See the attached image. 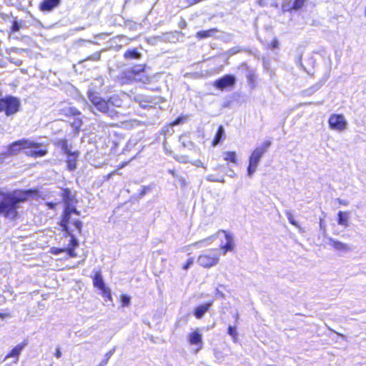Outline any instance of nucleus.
Masks as SVG:
<instances>
[{
    "label": "nucleus",
    "instance_id": "obj_1",
    "mask_svg": "<svg viewBox=\"0 0 366 366\" xmlns=\"http://www.w3.org/2000/svg\"><path fill=\"white\" fill-rule=\"evenodd\" d=\"M32 190L5 192L0 191V214L6 218L15 219L18 214L19 204L27 200Z\"/></svg>",
    "mask_w": 366,
    "mask_h": 366
},
{
    "label": "nucleus",
    "instance_id": "obj_2",
    "mask_svg": "<svg viewBox=\"0 0 366 366\" xmlns=\"http://www.w3.org/2000/svg\"><path fill=\"white\" fill-rule=\"evenodd\" d=\"M87 97L91 104L97 111L113 119L117 116L118 112L109 107L108 100H105L101 97L99 94L94 92L92 88L89 89Z\"/></svg>",
    "mask_w": 366,
    "mask_h": 366
},
{
    "label": "nucleus",
    "instance_id": "obj_3",
    "mask_svg": "<svg viewBox=\"0 0 366 366\" xmlns=\"http://www.w3.org/2000/svg\"><path fill=\"white\" fill-rule=\"evenodd\" d=\"M271 146V142L267 140L262 143L261 146L257 147L252 153L249 159V166L247 167V175L252 176L256 171L259 161L264 153H266Z\"/></svg>",
    "mask_w": 366,
    "mask_h": 366
},
{
    "label": "nucleus",
    "instance_id": "obj_4",
    "mask_svg": "<svg viewBox=\"0 0 366 366\" xmlns=\"http://www.w3.org/2000/svg\"><path fill=\"white\" fill-rule=\"evenodd\" d=\"M220 254L217 249H211L201 254L197 260V264L204 268H210L219 263Z\"/></svg>",
    "mask_w": 366,
    "mask_h": 366
},
{
    "label": "nucleus",
    "instance_id": "obj_5",
    "mask_svg": "<svg viewBox=\"0 0 366 366\" xmlns=\"http://www.w3.org/2000/svg\"><path fill=\"white\" fill-rule=\"evenodd\" d=\"M21 103L18 98L8 96L5 98H0V112H5L6 116L16 114L20 107Z\"/></svg>",
    "mask_w": 366,
    "mask_h": 366
},
{
    "label": "nucleus",
    "instance_id": "obj_6",
    "mask_svg": "<svg viewBox=\"0 0 366 366\" xmlns=\"http://www.w3.org/2000/svg\"><path fill=\"white\" fill-rule=\"evenodd\" d=\"M40 144L32 142L29 139H21L13 142L9 147L7 154L8 155H16L21 150L29 148H39Z\"/></svg>",
    "mask_w": 366,
    "mask_h": 366
},
{
    "label": "nucleus",
    "instance_id": "obj_7",
    "mask_svg": "<svg viewBox=\"0 0 366 366\" xmlns=\"http://www.w3.org/2000/svg\"><path fill=\"white\" fill-rule=\"evenodd\" d=\"M330 129L337 131H344L347 126V120L342 114H332L328 120Z\"/></svg>",
    "mask_w": 366,
    "mask_h": 366
},
{
    "label": "nucleus",
    "instance_id": "obj_8",
    "mask_svg": "<svg viewBox=\"0 0 366 366\" xmlns=\"http://www.w3.org/2000/svg\"><path fill=\"white\" fill-rule=\"evenodd\" d=\"M145 64H139L134 66L135 71L134 72V82H141L143 84H149L152 81V77L145 72Z\"/></svg>",
    "mask_w": 366,
    "mask_h": 366
},
{
    "label": "nucleus",
    "instance_id": "obj_9",
    "mask_svg": "<svg viewBox=\"0 0 366 366\" xmlns=\"http://www.w3.org/2000/svg\"><path fill=\"white\" fill-rule=\"evenodd\" d=\"M236 84V77L232 74H226L224 76L217 79L214 86L220 90L226 89L228 87H232Z\"/></svg>",
    "mask_w": 366,
    "mask_h": 366
},
{
    "label": "nucleus",
    "instance_id": "obj_10",
    "mask_svg": "<svg viewBox=\"0 0 366 366\" xmlns=\"http://www.w3.org/2000/svg\"><path fill=\"white\" fill-rule=\"evenodd\" d=\"M134 71L135 69H134V66L125 69L115 78V81L122 86L133 83Z\"/></svg>",
    "mask_w": 366,
    "mask_h": 366
},
{
    "label": "nucleus",
    "instance_id": "obj_11",
    "mask_svg": "<svg viewBox=\"0 0 366 366\" xmlns=\"http://www.w3.org/2000/svg\"><path fill=\"white\" fill-rule=\"evenodd\" d=\"M93 284L95 287L98 288L102 292L104 295L108 297H111L110 290L108 287H106L101 272H96L93 278Z\"/></svg>",
    "mask_w": 366,
    "mask_h": 366
},
{
    "label": "nucleus",
    "instance_id": "obj_12",
    "mask_svg": "<svg viewBox=\"0 0 366 366\" xmlns=\"http://www.w3.org/2000/svg\"><path fill=\"white\" fill-rule=\"evenodd\" d=\"M75 214L76 215H79L80 213L77 209L74 207V205L71 206V208L69 211H66V208H64L63 219L61 222V226L63 227V230L66 231L70 234V229L68 227V224L70 222V218L71 214Z\"/></svg>",
    "mask_w": 366,
    "mask_h": 366
},
{
    "label": "nucleus",
    "instance_id": "obj_13",
    "mask_svg": "<svg viewBox=\"0 0 366 366\" xmlns=\"http://www.w3.org/2000/svg\"><path fill=\"white\" fill-rule=\"evenodd\" d=\"M61 197L65 204L64 208H66V211H69L71 208V206L76 203V200L74 199L75 194L73 193L69 189H64L61 192Z\"/></svg>",
    "mask_w": 366,
    "mask_h": 366
},
{
    "label": "nucleus",
    "instance_id": "obj_14",
    "mask_svg": "<svg viewBox=\"0 0 366 366\" xmlns=\"http://www.w3.org/2000/svg\"><path fill=\"white\" fill-rule=\"evenodd\" d=\"M328 241V244L331 245L333 247V249L337 252H348L351 250L350 246L346 243L342 242L332 237H329Z\"/></svg>",
    "mask_w": 366,
    "mask_h": 366
},
{
    "label": "nucleus",
    "instance_id": "obj_15",
    "mask_svg": "<svg viewBox=\"0 0 366 366\" xmlns=\"http://www.w3.org/2000/svg\"><path fill=\"white\" fill-rule=\"evenodd\" d=\"M61 3V0H43L39 5V9L42 11H51L57 7Z\"/></svg>",
    "mask_w": 366,
    "mask_h": 366
},
{
    "label": "nucleus",
    "instance_id": "obj_16",
    "mask_svg": "<svg viewBox=\"0 0 366 366\" xmlns=\"http://www.w3.org/2000/svg\"><path fill=\"white\" fill-rule=\"evenodd\" d=\"M225 236L226 244L221 246V249L223 250V254H225L227 252H231L234 249V243L232 236L224 230L222 231Z\"/></svg>",
    "mask_w": 366,
    "mask_h": 366
},
{
    "label": "nucleus",
    "instance_id": "obj_17",
    "mask_svg": "<svg viewBox=\"0 0 366 366\" xmlns=\"http://www.w3.org/2000/svg\"><path fill=\"white\" fill-rule=\"evenodd\" d=\"M26 345V342H22L21 344H19L15 346L11 352L5 357L4 360H6L10 357H15L16 360L14 363H17L19 360V356L21 354L24 347Z\"/></svg>",
    "mask_w": 366,
    "mask_h": 366
},
{
    "label": "nucleus",
    "instance_id": "obj_18",
    "mask_svg": "<svg viewBox=\"0 0 366 366\" xmlns=\"http://www.w3.org/2000/svg\"><path fill=\"white\" fill-rule=\"evenodd\" d=\"M188 341L192 345L199 346V349L202 347V335L197 330L191 332L188 335Z\"/></svg>",
    "mask_w": 366,
    "mask_h": 366
},
{
    "label": "nucleus",
    "instance_id": "obj_19",
    "mask_svg": "<svg viewBox=\"0 0 366 366\" xmlns=\"http://www.w3.org/2000/svg\"><path fill=\"white\" fill-rule=\"evenodd\" d=\"M142 57V54L138 51L137 48L129 49L124 54V58L125 59H139Z\"/></svg>",
    "mask_w": 366,
    "mask_h": 366
},
{
    "label": "nucleus",
    "instance_id": "obj_20",
    "mask_svg": "<svg viewBox=\"0 0 366 366\" xmlns=\"http://www.w3.org/2000/svg\"><path fill=\"white\" fill-rule=\"evenodd\" d=\"M211 305H212V303L209 302V303H206L204 305H201L198 306L197 307H196V309L194 310V316L197 319L202 318L204 316V315L208 311Z\"/></svg>",
    "mask_w": 366,
    "mask_h": 366
},
{
    "label": "nucleus",
    "instance_id": "obj_21",
    "mask_svg": "<svg viewBox=\"0 0 366 366\" xmlns=\"http://www.w3.org/2000/svg\"><path fill=\"white\" fill-rule=\"evenodd\" d=\"M325 81H319L318 83L315 84V85L310 86V88L303 90L302 92V94L304 97H309L315 93L317 91H318L324 84Z\"/></svg>",
    "mask_w": 366,
    "mask_h": 366
},
{
    "label": "nucleus",
    "instance_id": "obj_22",
    "mask_svg": "<svg viewBox=\"0 0 366 366\" xmlns=\"http://www.w3.org/2000/svg\"><path fill=\"white\" fill-rule=\"evenodd\" d=\"M107 100L109 107L111 106L114 107H121L122 106L123 101L122 98L117 94L112 95Z\"/></svg>",
    "mask_w": 366,
    "mask_h": 366
},
{
    "label": "nucleus",
    "instance_id": "obj_23",
    "mask_svg": "<svg viewBox=\"0 0 366 366\" xmlns=\"http://www.w3.org/2000/svg\"><path fill=\"white\" fill-rule=\"evenodd\" d=\"M348 212L340 211L337 214V223L338 224L344 227H348Z\"/></svg>",
    "mask_w": 366,
    "mask_h": 366
},
{
    "label": "nucleus",
    "instance_id": "obj_24",
    "mask_svg": "<svg viewBox=\"0 0 366 366\" xmlns=\"http://www.w3.org/2000/svg\"><path fill=\"white\" fill-rule=\"evenodd\" d=\"M34 149H31L25 152L26 155L32 157H44L47 154L46 149H37L38 148H34Z\"/></svg>",
    "mask_w": 366,
    "mask_h": 366
},
{
    "label": "nucleus",
    "instance_id": "obj_25",
    "mask_svg": "<svg viewBox=\"0 0 366 366\" xmlns=\"http://www.w3.org/2000/svg\"><path fill=\"white\" fill-rule=\"evenodd\" d=\"M218 30L217 29H211L206 31H200L197 33V37L199 39H204L210 37L217 34Z\"/></svg>",
    "mask_w": 366,
    "mask_h": 366
},
{
    "label": "nucleus",
    "instance_id": "obj_26",
    "mask_svg": "<svg viewBox=\"0 0 366 366\" xmlns=\"http://www.w3.org/2000/svg\"><path fill=\"white\" fill-rule=\"evenodd\" d=\"M247 83L252 88H254L256 86V81L257 79V76L255 72L252 70H249L247 74Z\"/></svg>",
    "mask_w": 366,
    "mask_h": 366
},
{
    "label": "nucleus",
    "instance_id": "obj_27",
    "mask_svg": "<svg viewBox=\"0 0 366 366\" xmlns=\"http://www.w3.org/2000/svg\"><path fill=\"white\" fill-rule=\"evenodd\" d=\"M224 135V127L221 125L219 127L214 139L212 142V145L214 147L217 146L222 140V137Z\"/></svg>",
    "mask_w": 366,
    "mask_h": 366
},
{
    "label": "nucleus",
    "instance_id": "obj_28",
    "mask_svg": "<svg viewBox=\"0 0 366 366\" xmlns=\"http://www.w3.org/2000/svg\"><path fill=\"white\" fill-rule=\"evenodd\" d=\"M223 157L224 160L232 163H236L237 162L236 153L234 152H225L223 153Z\"/></svg>",
    "mask_w": 366,
    "mask_h": 366
},
{
    "label": "nucleus",
    "instance_id": "obj_29",
    "mask_svg": "<svg viewBox=\"0 0 366 366\" xmlns=\"http://www.w3.org/2000/svg\"><path fill=\"white\" fill-rule=\"evenodd\" d=\"M59 145H60L61 149L64 151V152L66 153V154H68V156H74V152H72L70 150L66 140H61L59 142Z\"/></svg>",
    "mask_w": 366,
    "mask_h": 366
},
{
    "label": "nucleus",
    "instance_id": "obj_30",
    "mask_svg": "<svg viewBox=\"0 0 366 366\" xmlns=\"http://www.w3.org/2000/svg\"><path fill=\"white\" fill-rule=\"evenodd\" d=\"M75 153L74 156H69L68 159L66 160L68 169L70 171H73L76 169V162H75Z\"/></svg>",
    "mask_w": 366,
    "mask_h": 366
},
{
    "label": "nucleus",
    "instance_id": "obj_31",
    "mask_svg": "<svg viewBox=\"0 0 366 366\" xmlns=\"http://www.w3.org/2000/svg\"><path fill=\"white\" fill-rule=\"evenodd\" d=\"M71 224L75 229L78 231L79 233L81 231L82 222L78 219L70 218V222L68 224Z\"/></svg>",
    "mask_w": 366,
    "mask_h": 366
},
{
    "label": "nucleus",
    "instance_id": "obj_32",
    "mask_svg": "<svg viewBox=\"0 0 366 366\" xmlns=\"http://www.w3.org/2000/svg\"><path fill=\"white\" fill-rule=\"evenodd\" d=\"M114 350H115V349L114 348L113 350L108 352L105 355L104 359L97 366H106L107 364L108 363L109 360L111 358V357L114 354Z\"/></svg>",
    "mask_w": 366,
    "mask_h": 366
},
{
    "label": "nucleus",
    "instance_id": "obj_33",
    "mask_svg": "<svg viewBox=\"0 0 366 366\" xmlns=\"http://www.w3.org/2000/svg\"><path fill=\"white\" fill-rule=\"evenodd\" d=\"M286 215L290 224L295 226L296 227H300L298 222L294 219L291 212L287 211L286 212Z\"/></svg>",
    "mask_w": 366,
    "mask_h": 366
},
{
    "label": "nucleus",
    "instance_id": "obj_34",
    "mask_svg": "<svg viewBox=\"0 0 366 366\" xmlns=\"http://www.w3.org/2000/svg\"><path fill=\"white\" fill-rule=\"evenodd\" d=\"M307 0H295L294 1L292 9L297 10L301 9Z\"/></svg>",
    "mask_w": 366,
    "mask_h": 366
},
{
    "label": "nucleus",
    "instance_id": "obj_35",
    "mask_svg": "<svg viewBox=\"0 0 366 366\" xmlns=\"http://www.w3.org/2000/svg\"><path fill=\"white\" fill-rule=\"evenodd\" d=\"M176 161L182 163L186 164L187 162H189L188 157L185 155H176L174 157Z\"/></svg>",
    "mask_w": 366,
    "mask_h": 366
},
{
    "label": "nucleus",
    "instance_id": "obj_36",
    "mask_svg": "<svg viewBox=\"0 0 366 366\" xmlns=\"http://www.w3.org/2000/svg\"><path fill=\"white\" fill-rule=\"evenodd\" d=\"M215 238V235H213V236H211L208 238H206L203 240H201V241H199V242H195L193 245L194 246H199L200 244H202V243H206L207 244H209L211 243V242Z\"/></svg>",
    "mask_w": 366,
    "mask_h": 366
},
{
    "label": "nucleus",
    "instance_id": "obj_37",
    "mask_svg": "<svg viewBox=\"0 0 366 366\" xmlns=\"http://www.w3.org/2000/svg\"><path fill=\"white\" fill-rule=\"evenodd\" d=\"M101 59V52L98 51L96 53H94L91 56H88L86 60H91V61H99Z\"/></svg>",
    "mask_w": 366,
    "mask_h": 366
},
{
    "label": "nucleus",
    "instance_id": "obj_38",
    "mask_svg": "<svg viewBox=\"0 0 366 366\" xmlns=\"http://www.w3.org/2000/svg\"><path fill=\"white\" fill-rule=\"evenodd\" d=\"M21 28V24L19 21L15 20L13 21L11 28V32H16V31H19V29Z\"/></svg>",
    "mask_w": 366,
    "mask_h": 366
},
{
    "label": "nucleus",
    "instance_id": "obj_39",
    "mask_svg": "<svg viewBox=\"0 0 366 366\" xmlns=\"http://www.w3.org/2000/svg\"><path fill=\"white\" fill-rule=\"evenodd\" d=\"M228 334L232 336L233 338H235L237 335V331H236V327L234 326H229L228 327Z\"/></svg>",
    "mask_w": 366,
    "mask_h": 366
},
{
    "label": "nucleus",
    "instance_id": "obj_40",
    "mask_svg": "<svg viewBox=\"0 0 366 366\" xmlns=\"http://www.w3.org/2000/svg\"><path fill=\"white\" fill-rule=\"evenodd\" d=\"M241 51V49L239 47V46H234L233 48H231L230 49H229L227 53L229 55V56H232L234 54H237L238 52H239Z\"/></svg>",
    "mask_w": 366,
    "mask_h": 366
},
{
    "label": "nucleus",
    "instance_id": "obj_41",
    "mask_svg": "<svg viewBox=\"0 0 366 366\" xmlns=\"http://www.w3.org/2000/svg\"><path fill=\"white\" fill-rule=\"evenodd\" d=\"M70 235H71L70 244L72 247L71 248L75 249L79 245V241L77 240L76 238L74 237V236L73 234H70Z\"/></svg>",
    "mask_w": 366,
    "mask_h": 366
},
{
    "label": "nucleus",
    "instance_id": "obj_42",
    "mask_svg": "<svg viewBox=\"0 0 366 366\" xmlns=\"http://www.w3.org/2000/svg\"><path fill=\"white\" fill-rule=\"evenodd\" d=\"M82 124V122L79 119H76L74 122L72 123V127L76 129L79 130Z\"/></svg>",
    "mask_w": 366,
    "mask_h": 366
},
{
    "label": "nucleus",
    "instance_id": "obj_43",
    "mask_svg": "<svg viewBox=\"0 0 366 366\" xmlns=\"http://www.w3.org/2000/svg\"><path fill=\"white\" fill-rule=\"evenodd\" d=\"M121 300H122V305L124 306H127L130 303V297L127 295H122L121 297Z\"/></svg>",
    "mask_w": 366,
    "mask_h": 366
},
{
    "label": "nucleus",
    "instance_id": "obj_44",
    "mask_svg": "<svg viewBox=\"0 0 366 366\" xmlns=\"http://www.w3.org/2000/svg\"><path fill=\"white\" fill-rule=\"evenodd\" d=\"M194 259L192 257L189 258L186 264L182 267L183 269L187 270L189 269V267L193 264Z\"/></svg>",
    "mask_w": 366,
    "mask_h": 366
},
{
    "label": "nucleus",
    "instance_id": "obj_45",
    "mask_svg": "<svg viewBox=\"0 0 366 366\" xmlns=\"http://www.w3.org/2000/svg\"><path fill=\"white\" fill-rule=\"evenodd\" d=\"M66 251L69 256L70 257H74L76 256V254L74 251V248H67V249H64V252Z\"/></svg>",
    "mask_w": 366,
    "mask_h": 366
},
{
    "label": "nucleus",
    "instance_id": "obj_46",
    "mask_svg": "<svg viewBox=\"0 0 366 366\" xmlns=\"http://www.w3.org/2000/svg\"><path fill=\"white\" fill-rule=\"evenodd\" d=\"M177 179H178V182L180 184L181 187H184L186 186L187 182H186L185 178H184L182 176H179V177H177Z\"/></svg>",
    "mask_w": 366,
    "mask_h": 366
},
{
    "label": "nucleus",
    "instance_id": "obj_47",
    "mask_svg": "<svg viewBox=\"0 0 366 366\" xmlns=\"http://www.w3.org/2000/svg\"><path fill=\"white\" fill-rule=\"evenodd\" d=\"M151 188L149 187L143 186L142 189L139 194V197H142L145 195V194L147 192V191L150 190Z\"/></svg>",
    "mask_w": 366,
    "mask_h": 366
},
{
    "label": "nucleus",
    "instance_id": "obj_48",
    "mask_svg": "<svg viewBox=\"0 0 366 366\" xmlns=\"http://www.w3.org/2000/svg\"><path fill=\"white\" fill-rule=\"evenodd\" d=\"M297 64L304 70H305V68L302 62V53H300L299 56L297 59Z\"/></svg>",
    "mask_w": 366,
    "mask_h": 366
},
{
    "label": "nucleus",
    "instance_id": "obj_49",
    "mask_svg": "<svg viewBox=\"0 0 366 366\" xmlns=\"http://www.w3.org/2000/svg\"><path fill=\"white\" fill-rule=\"evenodd\" d=\"M206 180H207L208 182H216V181L217 180V178H215V177L213 175V174H209L207 175L206 177H205Z\"/></svg>",
    "mask_w": 366,
    "mask_h": 366
},
{
    "label": "nucleus",
    "instance_id": "obj_50",
    "mask_svg": "<svg viewBox=\"0 0 366 366\" xmlns=\"http://www.w3.org/2000/svg\"><path fill=\"white\" fill-rule=\"evenodd\" d=\"M64 252V249L52 248L51 252L54 254H59L61 252Z\"/></svg>",
    "mask_w": 366,
    "mask_h": 366
},
{
    "label": "nucleus",
    "instance_id": "obj_51",
    "mask_svg": "<svg viewBox=\"0 0 366 366\" xmlns=\"http://www.w3.org/2000/svg\"><path fill=\"white\" fill-rule=\"evenodd\" d=\"M192 164L196 167H204L202 161L199 159L192 162Z\"/></svg>",
    "mask_w": 366,
    "mask_h": 366
},
{
    "label": "nucleus",
    "instance_id": "obj_52",
    "mask_svg": "<svg viewBox=\"0 0 366 366\" xmlns=\"http://www.w3.org/2000/svg\"><path fill=\"white\" fill-rule=\"evenodd\" d=\"M337 201L340 204H342L345 206L348 205V201H347V200L342 199H337Z\"/></svg>",
    "mask_w": 366,
    "mask_h": 366
},
{
    "label": "nucleus",
    "instance_id": "obj_53",
    "mask_svg": "<svg viewBox=\"0 0 366 366\" xmlns=\"http://www.w3.org/2000/svg\"><path fill=\"white\" fill-rule=\"evenodd\" d=\"M143 97L141 95H137L134 97V101L137 102H139L142 104V99Z\"/></svg>",
    "mask_w": 366,
    "mask_h": 366
},
{
    "label": "nucleus",
    "instance_id": "obj_54",
    "mask_svg": "<svg viewBox=\"0 0 366 366\" xmlns=\"http://www.w3.org/2000/svg\"><path fill=\"white\" fill-rule=\"evenodd\" d=\"M55 356L56 358H60L61 357V352L60 349L57 348L55 352Z\"/></svg>",
    "mask_w": 366,
    "mask_h": 366
},
{
    "label": "nucleus",
    "instance_id": "obj_55",
    "mask_svg": "<svg viewBox=\"0 0 366 366\" xmlns=\"http://www.w3.org/2000/svg\"><path fill=\"white\" fill-rule=\"evenodd\" d=\"M168 172L169 174H171L173 177H176L177 179V177H179V175L173 169H169Z\"/></svg>",
    "mask_w": 366,
    "mask_h": 366
},
{
    "label": "nucleus",
    "instance_id": "obj_56",
    "mask_svg": "<svg viewBox=\"0 0 366 366\" xmlns=\"http://www.w3.org/2000/svg\"><path fill=\"white\" fill-rule=\"evenodd\" d=\"M228 175L230 177H234L236 174H235V172L232 169H229Z\"/></svg>",
    "mask_w": 366,
    "mask_h": 366
},
{
    "label": "nucleus",
    "instance_id": "obj_57",
    "mask_svg": "<svg viewBox=\"0 0 366 366\" xmlns=\"http://www.w3.org/2000/svg\"><path fill=\"white\" fill-rule=\"evenodd\" d=\"M71 111H72V114L74 115H79L80 114V112L76 109H71Z\"/></svg>",
    "mask_w": 366,
    "mask_h": 366
},
{
    "label": "nucleus",
    "instance_id": "obj_58",
    "mask_svg": "<svg viewBox=\"0 0 366 366\" xmlns=\"http://www.w3.org/2000/svg\"><path fill=\"white\" fill-rule=\"evenodd\" d=\"M224 177H222L220 179H217V180L216 181V182H221V183H224Z\"/></svg>",
    "mask_w": 366,
    "mask_h": 366
},
{
    "label": "nucleus",
    "instance_id": "obj_59",
    "mask_svg": "<svg viewBox=\"0 0 366 366\" xmlns=\"http://www.w3.org/2000/svg\"><path fill=\"white\" fill-rule=\"evenodd\" d=\"M180 122H181V119H176V120L174 122L173 124H174V125H177V124H179V123H180Z\"/></svg>",
    "mask_w": 366,
    "mask_h": 366
},
{
    "label": "nucleus",
    "instance_id": "obj_60",
    "mask_svg": "<svg viewBox=\"0 0 366 366\" xmlns=\"http://www.w3.org/2000/svg\"><path fill=\"white\" fill-rule=\"evenodd\" d=\"M258 4H259V6H263L264 5V1H263V0H259V1H258Z\"/></svg>",
    "mask_w": 366,
    "mask_h": 366
},
{
    "label": "nucleus",
    "instance_id": "obj_61",
    "mask_svg": "<svg viewBox=\"0 0 366 366\" xmlns=\"http://www.w3.org/2000/svg\"><path fill=\"white\" fill-rule=\"evenodd\" d=\"M277 44H278V42H277V41H274L273 42V47H274V48L277 47Z\"/></svg>",
    "mask_w": 366,
    "mask_h": 366
},
{
    "label": "nucleus",
    "instance_id": "obj_62",
    "mask_svg": "<svg viewBox=\"0 0 366 366\" xmlns=\"http://www.w3.org/2000/svg\"><path fill=\"white\" fill-rule=\"evenodd\" d=\"M116 173H117V171H114V172H113L110 173V174L108 175V178L111 177L112 175H114V174H116Z\"/></svg>",
    "mask_w": 366,
    "mask_h": 366
},
{
    "label": "nucleus",
    "instance_id": "obj_63",
    "mask_svg": "<svg viewBox=\"0 0 366 366\" xmlns=\"http://www.w3.org/2000/svg\"><path fill=\"white\" fill-rule=\"evenodd\" d=\"M127 164V162H124L123 163L119 168H123L124 167H125L126 165Z\"/></svg>",
    "mask_w": 366,
    "mask_h": 366
},
{
    "label": "nucleus",
    "instance_id": "obj_64",
    "mask_svg": "<svg viewBox=\"0 0 366 366\" xmlns=\"http://www.w3.org/2000/svg\"><path fill=\"white\" fill-rule=\"evenodd\" d=\"M5 317L4 314L0 313V317L4 318Z\"/></svg>",
    "mask_w": 366,
    "mask_h": 366
}]
</instances>
